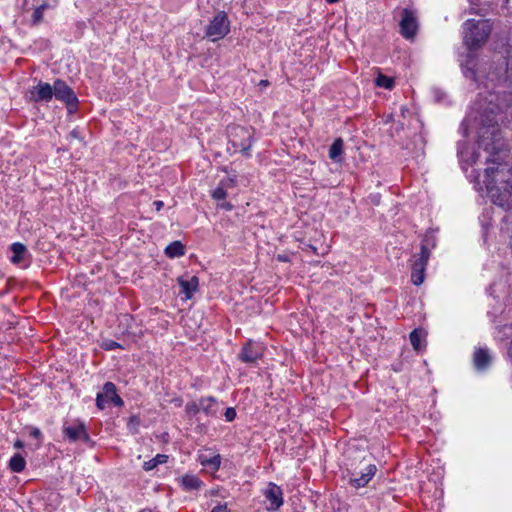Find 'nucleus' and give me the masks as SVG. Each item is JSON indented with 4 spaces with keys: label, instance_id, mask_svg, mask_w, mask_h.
<instances>
[{
    "label": "nucleus",
    "instance_id": "obj_1",
    "mask_svg": "<svg viewBox=\"0 0 512 512\" xmlns=\"http://www.w3.org/2000/svg\"><path fill=\"white\" fill-rule=\"evenodd\" d=\"M494 96L484 106L476 103L475 119L478 130V149L467 144L458 148L462 169L476 185L486 186L492 202L504 210L512 209V153L498 125L501 112L499 103H494Z\"/></svg>",
    "mask_w": 512,
    "mask_h": 512
},
{
    "label": "nucleus",
    "instance_id": "obj_2",
    "mask_svg": "<svg viewBox=\"0 0 512 512\" xmlns=\"http://www.w3.org/2000/svg\"><path fill=\"white\" fill-rule=\"evenodd\" d=\"M463 29L464 44L470 50L465 59L461 61L464 74L467 78H471L475 82H480L482 78L486 79L482 82L486 90L478 94L472 106V109L476 112V103L479 101H481L484 106H487L492 96H494V103H497L498 95L492 91L506 79L508 62L505 58L500 57L496 66L493 69L490 67L488 73H485L483 69L477 67L476 54L472 50L481 47L488 39L492 30L491 23L488 19H469L464 23Z\"/></svg>",
    "mask_w": 512,
    "mask_h": 512
},
{
    "label": "nucleus",
    "instance_id": "obj_3",
    "mask_svg": "<svg viewBox=\"0 0 512 512\" xmlns=\"http://www.w3.org/2000/svg\"><path fill=\"white\" fill-rule=\"evenodd\" d=\"M230 32V21L225 12H218L205 28V36L212 42L223 39Z\"/></svg>",
    "mask_w": 512,
    "mask_h": 512
},
{
    "label": "nucleus",
    "instance_id": "obj_4",
    "mask_svg": "<svg viewBox=\"0 0 512 512\" xmlns=\"http://www.w3.org/2000/svg\"><path fill=\"white\" fill-rule=\"evenodd\" d=\"M429 250L425 245L421 246L419 254H414L411 262V281L414 285L419 286L424 282L425 269L429 258Z\"/></svg>",
    "mask_w": 512,
    "mask_h": 512
},
{
    "label": "nucleus",
    "instance_id": "obj_5",
    "mask_svg": "<svg viewBox=\"0 0 512 512\" xmlns=\"http://www.w3.org/2000/svg\"><path fill=\"white\" fill-rule=\"evenodd\" d=\"M121 407L123 406V400L117 394L116 386L112 382H106L102 388V391L97 394L96 406L100 410H104L109 405Z\"/></svg>",
    "mask_w": 512,
    "mask_h": 512
},
{
    "label": "nucleus",
    "instance_id": "obj_6",
    "mask_svg": "<svg viewBox=\"0 0 512 512\" xmlns=\"http://www.w3.org/2000/svg\"><path fill=\"white\" fill-rule=\"evenodd\" d=\"M399 26L401 35L407 40H412L418 30V17L416 12L408 8L403 9L401 11Z\"/></svg>",
    "mask_w": 512,
    "mask_h": 512
},
{
    "label": "nucleus",
    "instance_id": "obj_7",
    "mask_svg": "<svg viewBox=\"0 0 512 512\" xmlns=\"http://www.w3.org/2000/svg\"><path fill=\"white\" fill-rule=\"evenodd\" d=\"M53 96L62 102H64L69 111L72 112L76 109L78 99L74 91L66 84L65 81L57 79L53 83Z\"/></svg>",
    "mask_w": 512,
    "mask_h": 512
},
{
    "label": "nucleus",
    "instance_id": "obj_8",
    "mask_svg": "<svg viewBox=\"0 0 512 512\" xmlns=\"http://www.w3.org/2000/svg\"><path fill=\"white\" fill-rule=\"evenodd\" d=\"M232 145L242 152H246L251 147V134L244 127H233L229 133Z\"/></svg>",
    "mask_w": 512,
    "mask_h": 512
},
{
    "label": "nucleus",
    "instance_id": "obj_9",
    "mask_svg": "<svg viewBox=\"0 0 512 512\" xmlns=\"http://www.w3.org/2000/svg\"><path fill=\"white\" fill-rule=\"evenodd\" d=\"M377 471L374 464L363 465L359 471L354 470L351 472L350 484L355 488L364 487L373 478Z\"/></svg>",
    "mask_w": 512,
    "mask_h": 512
},
{
    "label": "nucleus",
    "instance_id": "obj_10",
    "mask_svg": "<svg viewBox=\"0 0 512 512\" xmlns=\"http://www.w3.org/2000/svg\"><path fill=\"white\" fill-rule=\"evenodd\" d=\"M263 493L268 503L266 506L268 510L276 511L283 505V491L278 485L269 483Z\"/></svg>",
    "mask_w": 512,
    "mask_h": 512
},
{
    "label": "nucleus",
    "instance_id": "obj_11",
    "mask_svg": "<svg viewBox=\"0 0 512 512\" xmlns=\"http://www.w3.org/2000/svg\"><path fill=\"white\" fill-rule=\"evenodd\" d=\"M53 98V85L39 81L29 90V99L34 102H49Z\"/></svg>",
    "mask_w": 512,
    "mask_h": 512
},
{
    "label": "nucleus",
    "instance_id": "obj_12",
    "mask_svg": "<svg viewBox=\"0 0 512 512\" xmlns=\"http://www.w3.org/2000/svg\"><path fill=\"white\" fill-rule=\"evenodd\" d=\"M263 345L258 342L249 341L242 348L240 359L246 363H255L263 355Z\"/></svg>",
    "mask_w": 512,
    "mask_h": 512
},
{
    "label": "nucleus",
    "instance_id": "obj_13",
    "mask_svg": "<svg viewBox=\"0 0 512 512\" xmlns=\"http://www.w3.org/2000/svg\"><path fill=\"white\" fill-rule=\"evenodd\" d=\"M198 461L207 471L215 473L220 467L221 456L209 450H204L199 454Z\"/></svg>",
    "mask_w": 512,
    "mask_h": 512
},
{
    "label": "nucleus",
    "instance_id": "obj_14",
    "mask_svg": "<svg viewBox=\"0 0 512 512\" xmlns=\"http://www.w3.org/2000/svg\"><path fill=\"white\" fill-rule=\"evenodd\" d=\"M178 284L181 287V293L185 295V300H189L198 290L199 279L197 276H191L189 278L179 277Z\"/></svg>",
    "mask_w": 512,
    "mask_h": 512
},
{
    "label": "nucleus",
    "instance_id": "obj_15",
    "mask_svg": "<svg viewBox=\"0 0 512 512\" xmlns=\"http://www.w3.org/2000/svg\"><path fill=\"white\" fill-rule=\"evenodd\" d=\"M12 255L10 260L13 264L26 266L27 264V248L19 243H13L10 247Z\"/></svg>",
    "mask_w": 512,
    "mask_h": 512
},
{
    "label": "nucleus",
    "instance_id": "obj_16",
    "mask_svg": "<svg viewBox=\"0 0 512 512\" xmlns=\"http://www.w3.org/2000/svg\"><path fill=\"white\" fill-rule=\"evenodd\" d=\"M64 434L67 438H69L72 441H77L80 439H87V433L84 427V424L82 423H74L68 426H65Z\"/></svg>",
    "mask_w": 512,
    "mask_h": 512
},
{
    "label": "nucleus",
    "instance_id": "obj_17",
    "mask_svg": "<svg viewBox=\"0 0 512 512\" xmlns=\"http://www.w3.org/2000/svg\"><path fill=\"white\" fill-rule=\"evenodd\" d=\"M473 361L476 369L482 371L491 364L492 357L488 349L479 348L474 352Z\"/></svg>",
    "mask_w": 512,
    "mask_h": 512
},
{
    "label": "nucleus",
    "instance_id": "obj_18",
    "mask_svg": "<svg viewBox=\"0 0 512 512\" xmlns=\"http://www.w3.org/2000/svg\"><path fill=\"white\" fill-rule=\"evenodd\" d=\"M410 342L414 350L421 351L425 347L426 332L422 329H415L410 333Z\"/></svg>",
    "mask_w": 512,
    "mask_h": 512
},
{
    "label": "nucleus",
    "instance_id": "obj_19",
    "mask_svg": "<svg viewBox=\"0 0 512 512\" xmlns=\"http://www.w3.org/2000/svg\"><path fill=\"white\" fill-rule=\"evenodd\" d=\"M201 411L208 416H214L217 413V402L213 397H206L199 400Z\"/></svg>",
    "mask_w": 512,
    "mask_h": 512
},
{
    "label": "nucleus",
    "instance_id": "obj_20",
    "mask_svg": "<svg viewBox=\"0 0 512 512\" xmlns=\"http://www.w3.org/2000/svg\"><path fill=\"white\" fill-rule=\"evenodd\" d=\"M182 486L186 490H197L201 487V481L195 475L186 474L181 479Z\"/></svg>",
    "mask_w": 512,
    "mask_h": 512
},
{
    "label": "nucleus",
    "instance_id": "obj_21",
    "mask_svg": "<svg viewBox=\"0 0 512 512\" xmlns=\"http://www.w3.org/2000/svg\"><path fill=\"white\" fill-rule=\"evenodd\" d=\"M165 253L170 258L180 257L184 255V246L180 241H174L166 247Z\"/></svg>",
    "mask_w": 512,
    "mask_h": 512
},
{
    "label": "nucleus",
    "instance_id": "obj_22",
    "mask_svg": "<svg viewBox=\"0 0 512 512\" xmlns=\"http://www.w3.org/2000/svg\"><path fill=\"white\" fill-rule=\"evenodd\" d=\"M343 152V140L341 138L336 139L329 149V157L333 161H339L340 156Z\"/></svg>",
    "mask_w": 512,
    "mask_h": 512
},
{
    "label": "nucleus",
    "instance_id": "obj_23",
    "mask_svg": "<svg viewBox=\"0 0 512 512\" xmlns=\"http://www.w3.org/2000/svg\"><path fill=\"white\" fill-rule=\"evenodd\" d=\"M26 461L20 454H15L9 461V467L13 472L19 473L25 469Z\"/></svg>",
    "mask_w": 512,
    "mask_h": 512
},
{
    "label": "nucleus",
    "instance_id": "obj_24",
    "mask_svg": "<svg viewBox=\"0 0 512 512\" xmlns=\"http://www.w3.org/2000/svg\"><path fill=\"white\" fill-rule=\"evenodd\" d=\"M50 7L49 3L47 1H43L41 4H39L32 15V21L33 24H38L42 21L43 13L46 9Z\"/></svg>",
    "mask_w": 512,
    "mask_h": 512
},
{
    "label": "nucleus",
    "instance_id": "obj_25",
    "mask_svg": "<svg viewBox=\"0 0 512 512\" xmlns=\"http://www.w3.org/2000/svg\"><path fill=\"white\" fill-rule=\"evenodd\" d=\"M375 84L378 87L391 90L394 87V79L384 74H379L375 79Z\"/></svg>",
    "mask_w": 512,
    "mask_h": 512
},
{
    "label": "nucleus",
    "instance_id": "obj_26",
    "mask_svg": "<svg viewBox=\"0 0 512 512\" xmlns=\"http://www.w3.org/2000/svg\"><path fill=\"white\" fill-rule=\"evenodd\" d=\"M167 458L168 457L166 455L158 454L153 459L146 461L143 467L146 471H150L157 467L159 464L165 463L167 461Z\"/></svg>",
    "mask_w": 512,
    "mask_h": 512
},
{
    "label": "nucleus",
    "instance_id": "obj_27",
    "mask_svg": "<svg viewBox=\"0 0 512 512\" xmlns=\"http://www.w3.org/2000/svg\"><path fill=\"white\" fill-rule=\"evenodd\" d=\"M226 195H227V193L224 189V182L222 181L221 185L219 187H217L215 190H213L212 197L215 200H223L226 198Z\"/></svg>",
    "mask_w": 512,
    "mask_h": 512
},
{
    "label": "nucleus",
    "instance_id": "obj_28",
    "mask_svg": "<svg viewBox=\"0 0 512 512\" xmlns=\"http://www.w3.org/2000/svg\"><path fill=\"white\" fill-rule=\"evenodd\" d=\"M185 409L189 415H191V416L196 415L197 413H199L201 411L200 401L198 403L197 402L188 403L186 405Z\"/></svg>",
    "mask_w": 512,
    "mask_h": 512
},
{
    "label": "nucleus",
    "instance_id": "obj_29",
    "mask_svg": "<svg viewBox=\"0 0 512 512\" xmlns=\"http://www.w3.org/2000/svg\"><path fill=\"white\" fill-rule=\"evenodd\" d=\"M101 347H102L103 349H105V350L111 351V350H114V349H116V348H119V347H120V345H119L117 342H115V341H113V340H109V339H108V340H104V341L102 342Z\"/></svg>",
    "mask_w": 512,
    "mask_h": 512
},
{
    "label": "nucleus",
    "instance_id": "obj_30",
    "mask_svg": "<svg viewBox=\"0 0 512 512\" xmlns=\"http://www.w3.org/2000/svg\"><path fill=\"white\" fill-rule=\"evenodd\" d=\"M431 92L436 102L442 101L445 97V92L439 88H433Z\"/></svg>",
    "mask_w": 512,
    "mask_h": 512
},
{
    "label": "nucleus",
    "instance_id": "obj_31",
    "mask_svg": "<svg viewBox=\"0 0 512 512\" xmlns=\"http://www.w3.org/2000/svg\"><path fill=\"white\" fill-rule=\"evenodd\" d=\"M235 417H236L235 409L232 408V407L227 408L226 411H225V419H226V421L231 422V421H233L235 419Z\"/></svg>",
    "mask_w": 512,
    "mask_h": 512
},
{
    "label": "nucleus",
    "instance_id": "obj_32",
    "mask_svg": "<svg viewBox=\"0 0 512 512\" xmlns=\"http://www.w3.org/2000/svg\"><path fill=\"white\" fill-rule=\"evenodd\" d=\"M226 510H227L226 504H218L212 508L211 512H226Z\"/></svg>",
    "mask_w": 512,
    "mask_h": 512
},
{
    "label": "nucleus",
    "instance_id": "obj_33",
    "mask_svg": "<svg viewBox=\"0 0 512 512\" xmlns=\"http://www.w3.org/2000/svg\"><path fill=\"white\" fill-rule=\"evenodd\" d=\"M69 137L72 139H80L79 131L74 129L73 131L70 132Z\"/></svg>",
    "mask_w": 512,
    "mask_h": 512
},
{
    "label": "nucleus",
    "instance_id": "obj_34",
    "mask_svg": "<svg viewBox=\"0 0 512 512\" xmlns=\"http://www.w3.org/2000/svg\"><path fill=\"white\" fill-rule=\"evenodd\" d=\"M153 205L155 206V209L157 211H160L162 207L164 206V203L160 200L154 201Z\"/></svg>",
    "mask_w": 512,
    "mask_h": 512
},
{
    "label": "nucleus",
    "instance_id": "obj_35",
    "mask_svg": "<svg viewBox=\"0 0 512 512\" xmlns=\"http://www.w3.org/2000/svg\"><path fill=\"white\" fill-rule=\"evenodd\" d=\"M221 208L227 210V211H230L232 210V205L228 202H223L222 204L219 205Z\"/></svg>",
    "mask_w": 512,
    "mask_h": 512
},
{
    "label": "nucleus",
    "instance_id": "obj_36",
    "mask_svg": "<svg viewBox=\"0 0 512 512\" xmlns=\"http://www.w3.org/2000/svg\"><path fill=\"white\" fill-rule=\"evenodd\" d=\"M24 446L23 442L21 440H17L15 443H14V447L15 448H22Z\"/></svg>",
    "mask_w": 512,
    "mask_h": 512
},
{
    "label": "nucleus",
    "instance_id": "obj_37",
    "mask_svg": "<svg viewBox=\"0 0 512 512\" xmlns=\"http://www.w3.org/2000/svg\"><path fill=\"white\" fill-rule=\"evenodd\" d=\"M508 355H509V358L512 360V339H511V342H510V346L508 348Z\"/></svg>",
    "mask_w": 512,
    "mask_h": 512
},
{
    "label": "nucleus",
    "instance_id": "obj_38",
    "mask_svg": "<svg viewBox=\"0 0 512 512\" xmlns=\"http://www.w3.org/2000/svg\"><path fill=\"white\" fill-rule=\"evenodd\" d=\"M32 435L37 437L40 435V431L38 429H35L33 432H32Z\"/></svg>",
    "mask_w": 512,
    "mask_h": 512
},
{
    "label": "nucleus",
    "instance_id": "obj_39",
    "mask_svg": "<svg viewBox=\"0 0 512 512\" xmlns=\"http://www.w3.org/2000/svg\"><path fill=\"white\" fill-rule=\"evenodd\" d=\"M328 3H335L337 2L338 0H326Z\"/></svg>",
    "mask_w": 512,
    "mask_h": 512
},
{
    "label": "nucleus",
    "instance_id": "obj_40",
    "mask_svg": "<svg viewBox=\"0 0 512 512\" xmlns=\"http://www.w3.org/2000/svg\"><path fill=\"white\" fill-rule=\"evenodd\" d=\"M260 83H261L262 85H266V84H267V82H266V81H264V80H262Z\"/></svg>",
    "mask_w": 512,
    "mask_h": 512
}]
</instances>
